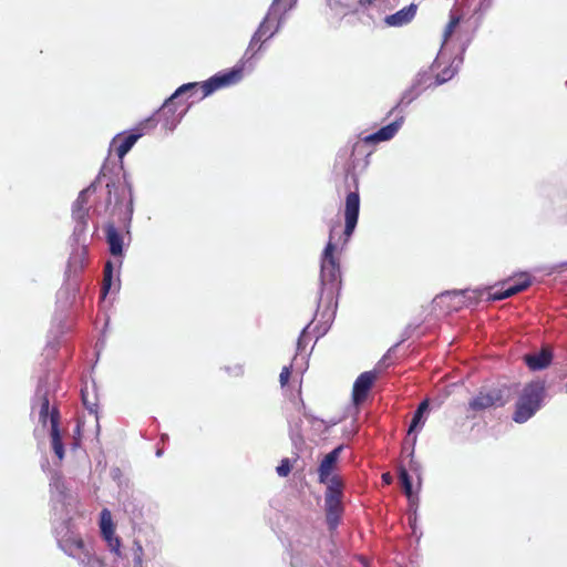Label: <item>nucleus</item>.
<instances>
[{
	"mask_svg": "<svg viewBox=\"0 0 567 567\" xmlns=\"http://www.w3.org/2000/svg\"><path fill=\"white\" fill-rule=\"evenodd\" d=\"M404 116H399L392 123L382 126L377 132L369 134L355 141H349L348 144L338 153V162L344 161L343 172L346 183L352 182L354 189L349 190L344 202V230L343 235L348 241L353 235L360 213V196L358 190L359 173L364 171L369 164L368 157L371 151H367V145H375L381 142L392 140L403 125Z\"/></svg>",
	"mask_w": 567,
	"mask_h": 567,
	"instance_id": "nucleus-1",
	"label": "nucleus"
},
{
	"mask_svg": "<svg viewBox=\"0 0 567 567\" xmlns=\"http://www.w3.org/2000/svg\"><path fill=\"white\" fill-rule=\"evenodd\" d=\"M286 13L287 10L280 11L279 8H277V14L270 16L262 32L258 37L257 32L269 17L268 12L266 13L265 18L251 35L249 43L237 64L231 69L217 72L208 80L204 81L202 85L204 90V96H209L219 89L239 83L244 78L245 70H254V60L257 58L258 53L266 50V43L281 30L286 21Z\"/></svg>",
	"mask_w": 567,
	"mask_h": 567,
	"instance_id": "nucleus-2",
	"label": "nucleus"
},
{
	"mask_svg": "<svg viewBox=\"0 0 567 567\" xmlns=\"http://www.w3.org/2000/svg\"><path fill=\"white\" fill-rule=\"evenodd\" d=\"M336 249L337 246L330 236L321 256L319 306L323 301L331 306L336 293L340 290L341 271L339 261L334 257Z\"/></svg>",
	"mask_w": 567,
	"mask_h": 567,
	"instance_id": "nucleus-3",
	"label": "nucleus"
},
{
	"mask_svg": "<svg viewBox=\"0 0 567 567\" xmlns=\"http://www.w3.org/2000/svg\"><path fill=\"white\" fill-rule=\"evenodd\" d=\"M546 396V383L535 379L526 383L515 403L513 421L523 424L530 420L543 406Z\"/></svg>",
	"mask_w": 567,
	"mask_h": 567,
	"instance_id": "nucleus-4",
	"label": "nucleus"
},
{
	"mask_svg": "<svg viewBox=\"0 0 567 567\" xmlns=\"http://www.w3.org/2000/svg\"><path fill=\"white\" fill-rule=\"evenodd\" d=\"M49 486L53 522L62 519V515L71 516L76 498L68 487L64 477L59 472H53Z\"/></svg>",
	"mask_w": 567,
	"mask_h": 567,
	"instance_id": "nucleus-5",
	"label": "nucleus"
},
{
	"mask_svg": "<svg viewBox=\"0 0 567 567\" xmlns=\"http://www.w3.org/2000/svg\"><path fill=\"white\" fill-rule=\"evenodd\" d=\"M343 487L341 477L334 476L324 492L326 522L330 530H334L341 520L343 513Z\"/></svg>",
	"mask_w": 567,
	"mask_h": 567,
	"instance_id": "nucleus-6",
	"label": "nucleus"
},
{
	"mask_svg": "<svg viewBox=\"0 0 567 567\" xmlns=\"http://www.w3.org/2000/svg\"><path fill=\"white\" fill-rule=\"evenodd\" d=\"M71 520V516L62 515V519L53 522V526L59 548L75 559L87 546L79 535L72 532Z\"/></svg>",
	"mask_w": 567,
	"mask_h": 567,
	"instance_id": "nucleus-7",
	"label": "nucleus"
},
{
	"mask_svg": "<svg viewBox=\"0 0 567 567\" xmlns=\"http://www.w3.org/2000/svg\"><path fill=\"white\" fill-rule=\"evenodd\" d=\"M155 124L156 121L154 120V116H151L142 121L136 127L127 132L116 134L111 142V148L114 150L120 159H123L133 148L135 143L144 136L147 130L153 128Z\"/></svg>",
	"mask_w": 567,
	"mask_h": 567,
	"instance_id": "nucleus-8",
	"label": "nucleus"
},
{
	"mask_svg": "<svg viewBox=\"0 0 567 567\" xmlns=\"http://www.w3.org/2000/svg\"><path fill=\"white\" fill-rule=\"evenodd\" d=\"M52 389V384L49 380V377L44 379H40L33 401L32 409H39V421L45 425L48 421L51 422V413L54 410H58L55 406L51 408V396L50 392Z\"/></svg>",
	"mask_w": 567,
	"mask_h": 567,
	"instance_id": "nucleus-9",
	"label": "nucleus"
},
{
	"mask_svg": "<svg viewBox=\"0 0 567 567\" xmlns=\"http://www.w3.org/2000/svg\"><path fill=\"white\" fill-rule=\"evenodd\" d=\"M487 290L486 287L483 288H475V289H462V290H451L445 291L437 296L434 301L436 300H444V299H451L456 300V305L453 306L454 309H457L463 306H473L476 305L484 292Z\"/></svg>",
	"mask_w": 567,
	"mask_h": 567,
	"instance_id": "nucleus-10",
	"label": "nucleus"
},
{
	"mask_svg": "<svg viewBox=\"0 0 567 567\" xmlns=\"http://www.w3.org/2000/svg\"><path fill=\"white\" fill-rule=\"evenodd\" d=\"M343 449V444L338 445L331 452L326 454L322 461L320 462L317 470L318 482L320 484L329 486L330 482L334 478L336 475H332V473L337 466V463Z\"/></svg>",
	"mask_w": 567,
	"mask_h": 567,
	"instance_id": "nucleus-11",
	"label": "nucleus"
},
{
	"mask_svg": "<svg viewBox=\"0 0 567 567\" xmlns=\"http://www.w3.org/2000/svg\"><path fill=\"white\" fill-rule=\"evenodd\" d=\"M505 403L503 392L499 389H491L486 392L481 391L470 401V409L473 411H483L493 406H503Z\"/></svg>",
	"mask_w": 567,
	"mask_h": 567,
	"instance_id": "nucleus-12",
	"label": "nucleus"
},
{
	"mask_svg": "<svg viewBox=\"0 0 567 567\" xmlns=\"http://www.w3.org/2000/svg\"><path fill=\"white\" fill-rule=\"evenodd\" d=\"M185 112L176 113V104H174L171 100H165L162 107L157 111L158 120L168 132H173L177 125L181 123L184 117Z\"/></svg>",
	"mask_w": 567,
	"mask_h": 567,
	"instance_id": "nucleus-13",
	"label": "nucleus"
},
{
	"mask_svg": "<svg viewBox=\"0 0 567 567\" xmlns=\"http://www.w3.org/2000/svg\"><path fill=\"white\" fill-rule=\"evenodd\" d=\"M375 379H377L375 371H365L357 378V380L353 383V389H352V400H353L354 404H360L365 400Z\"/></svg>",
	"mask_w": 567,
	"mask_h": 567,
	"instance_id": "nucleus-14",
	"label": "nucleus"
},
{
	"mask_svg": "<svg viewBox=\"0 0 567 567\" xmlns=\"http://www.w3.org/2000/svg\"><path fill=\"white\" fill-rule=\"evenodd\" d=\"M532 284L530 276L526 272L522 274L519 279L512 285H508L506 288L502 290H497L488 293V301H499L507 299L520 291L526 290Z\"/></svg>",
	"mask_w": 567,
	"mask_h": 567,
	"instance_id": "nucleus-15",
	"label": "nucleus"
},
{
	"mask_svg": "<svg viewBox=\"0 0 567 567\" xmlns=\"http://www.w3.org/2000/svg\"><path fill=\"white\" fill-rule=\"evenodd\" d=\"M417 11V6L415 3H411L395 13L389 14L384 18V22L389 27L400 28L409 24L415 17Z\"/></svg>",
	"mask_w": 567,
	"mask_h": 567,
	"instance_id": "nucleus-16",
	"label": "nucleus"
},
{
	"mask_svg": "<svg viewBox=\"0 0 567 567\" xmlns=\"http://www.w3.org/2000/svg\"><path fill=\"white\" fill-rule=\"evenodd\" d=\"M553 360V353L548 348H542L540 351L527 353L524 355V362L532 371L546 369Z\"/></svg>",
	"mask_w": 567,
	"mask_h": 567,
	"instance_id": "nucleus-17",
	"label": "nucleus"
},
{
	"mask_svg": "<svg viewBox=\"0 0 567 567\" xmlns=\"http://www.w3.org/2000/svg\"><path fill=\"white\" fill-rule=\"evenodd\" d=\"M105 237L110 254L113 257L122 256L124 250L123 237L113 224L105 226Z\"/></svg>",
	"mask_w": 567,
	"mask_h": 567,
	"instance_id": "nucleus-18",
	"label": "nucleus"
},
{
	"mask_svg": "<svg viewBox=\"0 0 567 567\" xmlns=\"http://www.w3.org/2000/svg\"><path fill=\"white\" fill-rule=\"evenodd\" d=\"M51 445L54 454L58 456L59 460H62L64 457V445L62 442V436L59 430V411L54 410L51 413Z\"/></svg>",
	"mask_w": 567,
	"mask_h": 567,
	"instance_id": "nucleus-19",
	"label": "nucleus"
},
{
	"mask_svg": "<svg viewBox=\"0 0 567 567\" xmlns=\"http://www.w3.org/2000/svg\"><path fill=\"white\" fill-rule=\"evenodd\" d=\"M96 185L95 182L91 183L86 188L80 192L76 200L72 206V217L73 218H82L83 216L89 215V208L86 207L87 198L91 194L95 193Z\"/></svg>",
	"mask_w": 567,
	"mask_h": 567,
	"instance_id": "nucleus-20",
	"label": "nucleus"
},
{
	"mask_svg": "<svg viewBox=\"0 0 567 567\" xmlns=\"http://www.w3.org/2000/svg\"><path fill=\"white\" fill-rule=\"evenodd\" d=\"M465 49L466 44L463 45L461 54L455 56L449 66H446L440 73L436 74L434 86H439L446 83L458 72L460 66L463 63V53Z\"/></svg>",
	"mask_w": 567,
	"mask_h": 567,
	"instance_id": "nucleus-21",
	"label": "nucleus"
},
{
	"mask_svg": "<svg viewBox=\"0 0 567 567\" xmlns=\"http://www.w3.org/2000/svg\"><path fill=\"white\" fill-rule=\"evenodd\" d=\"M430 411L429 399L423 400L413 413L411 423L409 425V434L420 431L425 424L427 413Z\"/></svg>",
	"mask_w": 567,
	"mask_h": 567,
	"instance_id": "nucleus-22",
	"label": "nucleus"
},
{
	"mask_svg": "<svg viewBox=\"0 0 567 567\" xmlns=\"http://www.w3.org/2000/svg\"><path fill=\"white\" fill-rule=\"evenodd\" d=\"M87 255V249L84 244L79 245V247L71 254L68 262V269L70 272L76 274L81 271L85 265Z\"/></svg>",
	"mask_w": 567,
	"mask_h": 567,
	"instance_id": "nucleus-23",
	"label": "nucleus"
},
{
	"mask_svg": "<svg viewBox=\"0 0 567 567\" xmlns=\"http://www.w3.org/2000/svg\"><path fill=\"white\" fill-rule=\"evenodd\" d=\"M398 477H399L401 487L403 489V493L408 497V499L411 503H413L414 501H417V496L413 492L411 476H410L408 470L402 465L398 467Z\"/></svg>",
	"mask_w": 567,
	"mask_h": 567,
	"instance_id": "nucleus-24",
	"label": "nucleus"
},
{
	"mask_svg": "<svg viewBox=\"0 0 567 567\" xmlns=\"http://www.w3.org/2000/svg\"><path fill=\"white\" fill-rule=\"evenodd\" d=\"M435 66H436V60L433 62V64L429 69L421 70L415 75L412 83L415 84L419 89H421L422 92L425 89L434 86V82L432 81V72Z\"/></svg>",
	"mask_w": 567,
	"mask_h": 567,
	"instance_id": "nucleus-25",
	"label": "nucleus"
},
{
	"mask_svg": "<svg viewBox=\"0 0 567 567\" xmlns=\"http://www.w3.org/2000/svg\"><path fill=\"white\" fill-rule=\"evenodd\" d=\"M81 567H105L102 559H100L92 549L87 546L83 553L75 558Z\"/></svg>",
	"mask_w": 567,
	"mask_h": 567,
	"instance_id": "nucleus-26",
	"label": "nucleus"
},
{
	"mask_svg": "<svg viewBox=\"0 0 567 567\" xmlns=\"http://www.w3.org/2000/svg\"><path fill=\"white\" fill-rule=\"evenodd\" d=\"M203 83H199V82H188V83H185V84H182L181 86H178L175 92L168 97V100L173 101L185 95V94H188V96H193L197 91L198 89H203ZM203 94L200 96V99H204V90H202Z\"/></svg>",
	"mask_w": 567,
	"mask_h": 567,
	"instance_id": "nucleus-27",
	"label": "nucleus"
},
{
	"mask_svg": "<svg viewBox=\"0 0 567 567\" xmlns=\"http://www.w3.org/2000/svg\"><path fill=\"white\" fill-rule=\"evenodd\" d=\"M100 529L103 538H107L115 535L112 515L107 508L101 511Z\"/></svg>",
	"mask_w": 567,
	"mask_h": 567,
	"instance_id": "nucleus-28",
	"label": "nucleus"
},
{
	"mask_svg": "<svg viewBox=\"0 0 567 567\" xmlns=\"http://www.w3.org/2000/svg\"><path fill=\"white\" fill-rule=\"evenodd\" d=\"M422 91L415 84H411L403 93L399 101V103L389 112L391 115L394 111H396L402 105H409L414 100H416L421 95Z\"/></svg>",
	"mask_w": 567,
	"mask_h": 567,
	"instance_id": "nucleus-29",
	"label": "nucleus"
},
{
	"mask_svg": "<svg viewBox=\"0 0 567 567\" xmlns=\"http://www.w3.org/2000/svg\"><path fill=\"white\" fill-rule=\"evenodd\" d=\"M343 554L341 549L333 543H330L329 556L324 557L326 564L330 567H347L343 564Z\"/></svg>",
	"mask_w": 567,
	"mask_h": 567,
	"instance_id": "nucleus-30",
	"label": "nucleus"
},
{
	"mask_svg": "<svg viewBox=\"0 0 567 567\" xmlns=\"http://www.w3.org/2000/svg\"><path fill=\"white\" fill-rule=\"evenodd\" d=\"M74 220V229L72 234V238L76 245L84 244V235L87 230V216H83L82 218H73Z\"/></svg>",
	"mask_w": 567,
	"mask_h": 567,
	"instance_id": "nucleus-31",
	"label": "nucleus"
},
{
	"mask_svg": "<svg viewBox=\"0 0 567 567\" xmlns=\"http://www.w3.org/2000/svg\"><path fill=\"white\" fill-rule=\"evenodd\" d=\"M113 279H114V268H113L112 261L109 260V261H106V264L104 266V271H103V282H102V289H101L103 298L111 290V288L113 286Z\"/></svg>",
	"mask_w": 567,
	"mask_h": 567,
	"instance_id": "nucleus-32",
	"label": "nucleus"
},
{
	"mask_svg": "<svg viewBox=\"0 0 567 567\" xmlns=\"http://www.w3.org/2000/svg\"><path fill=\"white\" fill-rule=\"evenodd\" d=\"M460 22H461V16L457 12H455L454 10H451L450 21L446 24V27L444 29V33H443L444 42H446L447 39L454 33V31H455L456 27L460 24Z\"/></svg>",
	"mask_w": 567,
	"mask_h": 567,
	"instance_id": "nucleus-33",
	"label": "nucleus"
},
{
	"mask_svg": "<svg viewBox=\"0 0 567 567\" xmlns=\"http://www.w3.org/2000/svg\"><path fill=\"white\" fill-rule=\"evenodd\" d=\"M104 540L106 542L107 547L111 553L115 554L117 557H122V551H121L122 542H121L120 537L114 535V536L104 538Z\"/></svg>",
	"mask_w": 567,
	"mask_h": 567,
	"instance_id": "nucleus-34",
	"label": "nucleus"
},
{
	"mask_svg": "<svg viewBox=\"0 0 567 567\" xmlns=\"http://www.w3.org/2000/svg\"><path fill=\"white\" fill-rule=\"evenodd\" d=\"M410 470L417 476L419 485L421 484L422 480V466L421 464L414 458V451L410 453V462H409Z\"/></svg>",
	"mask_w": 567,
	"mask_h": 567,
	"instance_id": "nucleus-35",
	"label": "nucleus"
},
{
	"mask_svg": "<svg viewBox=\"0 0 567 567\" xmlns=\"http://www.w3.org/2000/svg\"><path fill=\"white\" fill-rule=\"evenodd\" d=\"M291 462L289 458H282L280 464L276 467V472L278 474V476L280 477H286L290 474L291 472Z\"/></svg>",
	"mask_w": 567,
	"mask_h": 567,
	"instance_id": "nucleus-36",
	"label": "nucleus"
},
{
	"mask_svg": "<svg viewBox=\"0 0 567 567\" xmlns=\"http://www.w3.org/2000/svg\"><path fill=\"white\" fill-rule=\"evenodd\" d=\"M223 369L227 374L235 377V378L243 377L244 372H245L244 364H241V363H236L233 365H225Z\"/></svg>",
	"mask_w": 567,
	"mask_h": 567,
	"instance_id": "nucleus-37",
	"label": "nucleus"
},
{
	"mask_svg": "<svg viewBox=\"0 0 567 567\" xmlns=\"http://www.w3.org/2000/svg\"><path fill=\"white\" fill-rule=\"evenodd\" d=\"M82 401H83V404H84L85 409L91 414H96L97 413V403L95 401L89 400L87 393L84 390H82Z\"/></svg>",
	"mask_w": 567,
	"mask_h": 567,
	"instance_id": "nucleus-38",
	"label": "nucleus"
},
{
	"mask_svg": "<svg viewBox=\"0 0 567 567\" xmlns=\"http://www.w3.org/2000/svg\"><path fill=\"white\" fill-rule=\"evenodd\" d=\"M132 551H133V558H144V548L140 540L134 539L133 546H132Z\"/></svg>",
	"mask_w": 567,
	"mask_h": 567,
	"instance_id": "nucleus-39",
	"label": "nucleus"
},
{
	"mask_svg": "<svg viewBox=\"0 0 567 567\" xmlns=\"http://www.w3.org/2000/svg\"><path fill=\"white\" fill-rule=\"evenodd\" d=\"M309 326H310V323H309V324H307V326L302 329V331H301V333H300V336H299V338H298V341H297V351H298V352H301V351H303V350L306 349L307 343L305 342V338H306L307 331H308V329H309Z\"/></svg>",
	"mask_w": 567,
	"mask_h": 567,
	"instance_id": "nucleus-40",
	"label": "nucleus"
},
{
	"mask_svg": "<svg viewBox=\"0 0 567 567\" xmlns=\"http://www.w3.org/2000/svg\"><path fill=\"white\" fill-rule=\"evenodd\" d=\"M279 1H280V0H272V3L270 4V7H269V9H268V16H276V14H277V8H279V6H278ZM269 18H270V17H268V18L266 19V21L262 23L261 28H260V29H259V31L257 32V34H258V35L262 32V30H264V28H265V25H266V22L268 21V19H269Z\"/></svg>",
	"mask_w": 567,
	"mask_h": 567,
	"instance_id": "nucleus-41",
	"label": "nucleus"
},
{
	"mask_svg": "<svg viewBox=\"0 0 567 567\" xmlns=\"http://www.w3.org/2000/svg\"><path fill=\"white\" fill-rule=\"evenodd\" d=\"M290 374V367H284L279 375V382L281 386H285L288 383Z\"/></svg>",
	"mask_w": 567,
	"mask_h": 567,
	"instance_id": "nucleus-42",
	"label": "nucleus"
},
{
	"mask_svg": "<svg viewBox=\"0 0 567 567\" xmlns=\"http://www.w3.org/2000/svg\"><path fill=\"white\" fill-rule=\"evenodd\" d=\"M133 197L131 196L130 197V200H128V204H127V207H126V214H127V220L128 223L131 221L132 219V215H133Z\"/></svg>",
	"mask_w": 567,
	"mask_h": 567,
	"instance_id": "nucleus-43",
	"label": "nucleus"
},
{
	"mask_svg": "<svg viewBox=\"0 0 567 567\" xmlns=\"http://www.w3.org/2000/svg\"><path fill=\"white\" fill-rule=\"evenodd\" d=\"M291 567H303L301 559L298 556H292L290 561Z\"/></svg>",
	"mask_w": 567,
	"mask_h": 567,
	"instance_id": "nucleus-44",
	"label": "nucleus"
},
{
	"mask_svg": "<svg viewBox=\"0 0 567 567\" xmlns=\"http://www.w3.org/2000/svg\"><path fill=\"white\" fill-rule=\"evenodd\" d=\"M133 567H144V558H133Z\"/></svg>",
	"mask_w": 567,
	"mask_h": 567,
	"instance_id": "nucleus-45",
	"label": "nucleus"
},
{
	"mask_svg": "<svg viewBox=\"0 0 567 567\" xmlns=\"http://www.w3.org/2000/svg\"><path fill=\"white\" fill-rule=\"evenodd\" d=\"M382 480H383V482H384L385 484H391V483H392V476H391V474H390V473H384V474L382 475Z\"/></svg>",
	"mask_w": 567,
	"mask_h": 567,
	"instance_id": "nucleus-46",
	"label": "nucleus"
},
{
	"mask_svg": "<svg viewBox=\"0 0 567 567\" xmlns=\"http://www.w3.org/2000/svg\"><path fill=\"white\" fill-rule=\"evenodd\" d=\"M492 0H483L481 2V7H484L485 9H488L491 7Z\"/></svg>",
	"mask_w": 567,
	"mask_h": 567,
	"instance_id": "nucleus-47",
	"label": "nucleus"
},
{
	"mask_svg": "<svg viewBox=\"0 0 567 567\" xmlns=\"http://www.w3.org/2000/svg\"><path fill=\"white\" fill-rule=\"evenodd\" d=\"M375 0H361L362 6H371Z\"/></svg>",
	"mask_w": 567,
	"mask_h": 567,
	"instance_id": "nucleus-48",
	"label": "nucleus"
},
{
	"mask_svg": "<svg viewBox=\"0 0 567 567\" xmlns=\"http://www.w3.org/2000/svg\"><path fill=\"white\" fill-rule=\"evenodd\" d=\"M558 267L563 268V269H567V261L561 262Z\"/></svg>",
	"mask_w": 567,
	"mask_h": 567,
	"instance_id": "nucleus-49",
	"label": "nucleus"
},
{
	"mask_svg": "<svg viewBox=\"0 0 567 567\" xmlns=\"http://www.w3.org/2000/svg\"><path fill=\"white\" fill-rule=\"evenodd\" d=\"M106 187L109 189V200H110L111 199V184H107Z\"/></svg>",
	"mask_w": 567,
	"mask_h": 567,
	"instance_id": "nucleus-50",
	"label": "nucleus"
},
{
	"mask_svg": "<svg viewBox=\"0 0 567 567\" xmlns=\"http://www.w3.org/2000/svg\"><path fill=\"white\" fill-rule=\"evenodd\" d=\"M338 423V420H331L328 425H336Z\"/></svg>",
	"mask_w": 567,
	"mask_h": 567,
	"instance_id": "nucleus-51",
	"label": "nucleus"
},
{
	"mask_svg": "<svg viewBox=\"0 0 567 567\" xmlns=\"http://www.w3.org/2000/svg\"><path fill=\"white\" fill-rule=\"evenodd\" d=\"M333 315H334V311H331V313L328 315V320H330Z\"/></svg>",
	"mask_w": 567,
	"mask_h": 567,
	"instance_id": "nucleus-52",
	"label": "nucleus"
},
{
	"mask_svg": "<svg viewBox=\"0 0 567 567\" xmlns=\"http://www.w3.org/2000/svg\"><path fill=\"white\" fill-rule=\"evenodd\" d=\"M162 453H163V452H162L161 450H158V451L156 452V455H157V456H161V455H162Z\"/></svg>",
	"mask_w": 567,
	"mask_h": 567,
	"instance_id": "nucleus-53",
	"label": "nucleus"
},
{
	"mask_svg": "<svg viewBox=\"0 0 567 567\" xmlns=\"http://www.w3.org/2000/svg\"><path fill=\"white\" fill-rule=\"evenodd\" d=\"M303 415H305L306 417H309V416H310L306 411L303 412Z\"/></svg>",
	"mask_w": 567,
	"mask_h": 567,
	"instance_id": "nucleus-54",
	"label": "nucleus"
}]
</instances>
